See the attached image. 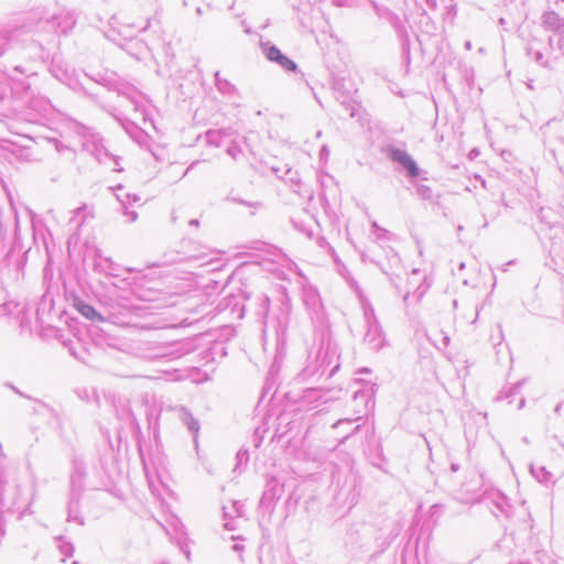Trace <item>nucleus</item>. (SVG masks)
Returning a JSON list of instances; mask_svg holds the SVG:
<instances>
[{
  "instance_id": "f03ea898",
  "label": "nucleus",
  "mask_w": 564,
  "mask_h": 564,
  "mask_svg": "<svg viewBox=\"0 0 564 564\" xmlns=\"http://www.w3.org/2000/svg\"><path fill=\"white\" fill-rule=\"evenodd\" d=\"M390 156L393 161L399 162L404 169H406L411 177L419 175V167L416 163L406 152L400 149H393L390 152Z\"/></svg>"
},
{
  "instance_id": "f257e3e1",
  "label": "nucleus",
  "mask_w": 564,
  "mask_h": 564,
  "mask_svg": "<svg viewBox=\"0 0 564 564\" xmlns=\"http://www.w3.org/2000/svg\"><path fill=\"white\" fill-rule=\"evenodd\" d=\"M265 56L269 61L278 63L286 70L295 72L297 69L296 63L285 56L276 46H269L265 50Z\"/></svg>"
},
{
  "instance_id": "7ed1b4c3",
  "label": "nucleus",
  "mask_w": 564,
  "mask_h": 564,
  "mask_svg": "<svg viewBox=\"0 0 564 564\" xmlns=\"http://www.w3.org/2000/svg\"><path fill=\"white\" fill-rule=\"evenodd\" d=\"M74 307L78 313H80L84 317L90 321L104 322V317L95 310L94 306L80 301L76 300L74 302Z\"/></svg>"
}]
</instances>
